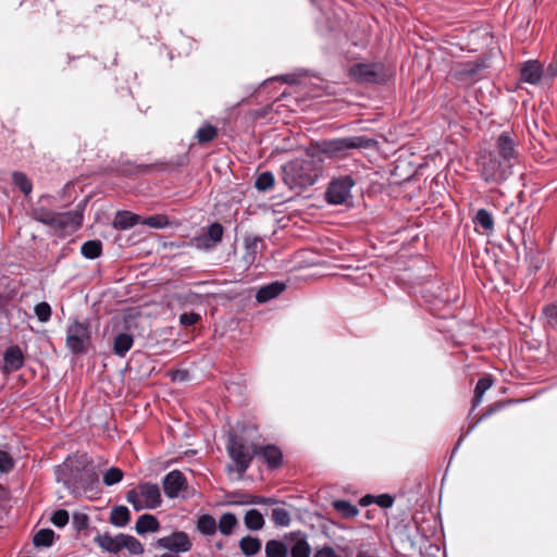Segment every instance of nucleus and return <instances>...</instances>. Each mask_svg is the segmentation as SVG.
<instances>
[{
    "label": "nucleus",
    "instance_id": "35",
    "mask_svg": "<svg viewBox=\"0 0 557 557\" xmlns=\"http://www.w3.org/2000/svg\"><path fill=\"white\" fill-rule=\"evenodd\" d=\"M55 213L57 212L46 209L45 207H37L33 209L32 216L34 220L52 228Z\"/></svg>",
    "mask_w": 557,
    "mask_h": 557
},
{
    "label": "nucleus",
    "instance_id": "56",
    "mask_svg": "<svg viewBox=\"0 0 557 557\" xmlns=\"http://www.w3.org/2000/svg\"><path fill=\"white\" fill-rule=\"evenodd\" d=\"M356 557H376V556L371 555V554H369V553H367V552H359V553L356 555Z\"/></svg>",
    "mask_w": 557,
    "mask_h": 557
},
{
    "label": "nucleus",
    "instance_id": "22",
    "mask_svg": "<svg viewBox=\"0 0 557 557\" xmlns=\"http://www.w3.org/2000/svg\"><path fill=\"white\" fill-rule=\"evenodd\" d=\"M134 344L133 335L128 333H119L113 339V354L119 357H125Z\"/></svg>",
    "mask_w": 557,
    "mask_h": 557
},
{
    "label": "nucleus",
    "instance_id": "24",
    "mask_svg": "<svg viewBox=\"0 0 557 557\" xmlns=\"http://www.w3.org/2000/svg\"><path fill=\"white\" fill-rule=\"evenodd\" d=\"M262 547L261 540L255 536L246 535L239 541V549L246 557L257 555Z\"/></svg>",
    "mask_w": 557,
    "mask_h": 557
},
{
    "label": "nucleus",
    "instance_id": "21",
    "mask_svg": "<svg viewBox=\"0 0 557 557\" xmlns=\"http://www.w3.org/2000/svg\"><path fill=\"white\" fill-rule=\"evenodd\" d=\"M160 529L159 520L150 513H144L138 517L135 530L138 534H145L148 532H157Z\"/></svg>",
    "mask_w": 557,
    "mask_h": 557
},
{
    "label": "nucleus",
    "instance_id": "1",
    "mask_svg": "<svg viewBox=\"0 0 557 557\" xmlns=\"http://www.w3.org/2000/svg\"><path fill=\"white\" fill-rule=\"evenodd\" d=\"M324 159L307 156L296 158L281 168L282 181L290 189H302L312 186L322 171Z\"/></svg>",
    "mask_w": 557,
    "mask_h": 557
},
{
    "label": "nucleus",
    "instance_id": "18",
    "mask_svg": "<svg viewBox=\"0 0 557 557\" xmlns=\"http://www.w3.org/2000/svg\"><path fill=\"white\" fill-rule=\"evenodd\" d=\"M286 540H293L294 543L289 548L290 557H310L311 547L305 536L299 533H290L286 535Z\"/></svg>",
    "mask_w": 557,
    "mask_h": 557
},
{
    "label": "nucleus",
    "instance_id": "48",
    "mask_svg": "<svg viewBox=\"0 0 557 557\" xmlns=\"http://www.w3.org/2000/svg\"><path fill=\"white\" fill-rule=\"evenodd\" d=\"M14 467V460L8 451L0 450V471L8 473Z\"/></svg>",
    "mask_w": 557,
    "mask_h": 557
},
{
    "label": "nucleus",
    "instance_id": "29",
    "mask_svg": "<svg viewBox=\"0 0 557 557\" xmlns=\"http://www.w3.org/2000/svg\"><path fill=\"white\" fill-rule=\"evenodd\" d=\"M333 508L344 519L355 518L359 513L357 506L352 505L348 500L337 499L333 502Z\"/></svg>",
    "mask_w": 557,
    "mask_h": 557
},
{
    "label": "nucleus",
    "instance_id": "28",
    "mask_svg": "<svg viewBox=\"0 0 557 557\" xmlns=\"http://www.w3.org/2000/svg\"><path fill=\"white\" fill-rule=\"evenodd\" d=\"M493 382L492 375H485L479 379L474 388V396L472 398L473 409L481 404L484 393L493 385Z\"/></svg>",
    "mask_w": 557,
    "mask_h": 557
},
{
    "label": "nucleus",
    "instance_id": "36",
    "mask_svg": "<svg viewBox=\"0 0 557 557\" xmlns=\"http://www.w3.org/2000/svg\"><path fill=\"white\" fill-rule=\"evenodd\" d=\"M474 224L481 226L485 232L493 231L494 220L492 214L486 209H479L474 219Z\"/></svg>",
    "mask_w": 557,
    "mask_h": 557
},
{
    "label": "nucleus",
    "instance_id": "10",
    "mask_svg": "<svg viewBox=\"0 0 557 557\" xmlns=\"http://www.w3.org/2000/svg\"><path fill=\"white\" fill-rule=\"evenodd\" d=\"M488 152L513 166L519 159L518 141L509 132H503L495 138L493 149Z\"/></svg>",
    "mask_w": 557,
    "mask_h": 557
},
{
    "label": "nucleus",
    "instance_id": "33",
    "mask_svg": "<svg viewBox=\"0 0 557 557\" xmlns=\"http://www.w3.org/2000/svg\"><path fill=\"white\" fill-rule=\"evenodd\" d=\"M54 531L51 529H40L33 537V544L36 547H50L54 542Z\"/></svg>",
    "mask_w": 557,
    "mask_h": 557
},
{
    "label": "nucleus",
    "instance_id": "31",
    "mask_svg": "<svg viewBox=\"0 0 557 557\" xmlns=\"http://www.w3.org/2000/svg\"><path fill=\"white\" fill-rule=\"evenodd\" d=\"M218 128L207 123L197 131L195 138L199 145H205L213 141L218 137Z\"/></svg>",
    "mask_w": 557,
    "mask_h": 557
},
{
    "label": "nucleus",
    "instance_id": "14",
    "mask_svg": "<svg viewBox=\"0 0 557 557\" xmlns=\"http://www.w3.org/2000/svg\"><path fill=\"white\" fill-rule=\"evenodd\" d=\"M163 491L166 497L176 498L181 492L188 487L184 473L180 470H172L162 480Z\"/></svg>",
    "mask_w": 557,
    "mask_h": 557
},
{
    "label": "nucleus",
    "instance_id": "2",
    "mask_svg": "<svg viewBox=\"0 0 557 557\" xmlns=\"http://www.w3.org/2000/svg\"><path fill=\"white\" fill-rule=\"evenodd\" d=\"M376 140L367 136H350L334 139H326L315 144H310L306 148V154L323 159L322 156L329 158H345L347 151L351 149H372L376 146Z\"/></svg>",
    "mask_w": 557,
    "mask_h": 557
},
{
    "label": "nucleus",
    "instance_id": "37",
    "mask_svg": "<svg viewBox=\"0 0 557 557\" xmlns=\"http://www.w3.org/2000/svg\"><path fill=\"white\" fill-rule=\"evenodd\" d=\"M224 233V227L221 223L214 222L209 225L208 232H207V240H210L211 244L206 243L207 247H213L216 244H219L222 240Z\"/></svg>",
    "mask_w": 557,
    "mask_h": 557
},
{
    "label": "nucleus",
    "instance_id": "43",
    "mask_svg": "<svg viewBox=\"0 0 557 557\" xmlns=\"http://www.w3.org/2000/svg\"><path fill=\"white\" fill-rule=\"evenodd\" d=\"M34 311L37 319L44 323L50 320L52 313L51 306L46 301L37 304Z\"/></svg>",
    "mask_w": 557,
    "mask_h": 557
},
{
    "label": "nucleus",
    "instance_id": "5",
    "mask_svg": "<svg viewBox=\"0 0 557 557\" xmlns=\"http://www.w3.org/2000/svg\"><path fill=\"white\" fill-rule=\"evenodd\" d=\"M95 543L104 552L119 554L126 549L129 555L137 556L144 553V545L133 535L117 534L111 536L109 533L98 534Z\"/></svg>",
    "mask_w": 557,
    "mask_h": 557
},
{
    "label": "nucleus",
    "instance_id": "53",
    "mask_svg": "<svg viewBox=\"0 0 557 557\" xmlns=\"http://www.w3.org/2000/svg\"><path fill=\"white\" fill-rule=\"evenodd\" d=\"M313 557H341L336 554V552L331 546H323L320 549H317Z\"/></svg>",
    "mask_w": 557,
    "mask_h": 557
},
{
    "label": "nucleus",
    "instance_id": "51",
    "mask_svg": "<svg viewBox=\"0 0 557 557\" xmlns=\"http://www.w3.org/2000/svg\"><path fill=\"white\" fill-rule=\"evenodd\" d=\"M479 70H480L479 64L468 62V63L462 64V69L459 74L461 76L471 77V76L475 75Z\"/></svg>",
    "mask_w": 557,
    "mask_h": 557
},
{
    "label": "nucleus",
    "instance_id": "39",
    "mask_svg": "<svg viewBox=\"0 0 557 557\" xmlns=\"http://www.w3.org/2000/svg\"><path fill=\"white\" fill-rule=\"evenodd\" d=\"M271 519L277 527H287L290 523L289 511L282 507L272 509Z\"/></svg>",
    "mask_w": 557,
    "mask_h": 557
},
{
    "label": "nucleus",
    "instance_id": "4",
    "mask_svg": "<svg viewBox=\"0 0 557 557\" xmlns=\"http://www.w3.org/2000/svg\"><path fill=\"white\" fill-rule=\"evenodd\" d=\"M125 498L136 511L156 509L161 506L160 487L156 483L145 482L126 492Z\"/></svg>",
    "mask_w": 557,
    "mask_h": 557
},
{
    "label": "nucleus",
    "instance_id": "58",
    "mask_svg": "<svg viewBox=\"0 0 557 557\" xmlns=\"http://www.w3.org/2000/svg\"><path fill=\"white\" fill-rule=\"evenodd\" d=\"M216 547L221 549L223 547V545L221 543H218Z\"/></svg>",
    "mask_w": 557,
    "mask_h": 557
},
{
    "label": "nucleus",
    "instance_id": "44",
    "mask_svg": "<svg viewBox=\"0 0 557 557\" xmlns=\"http://www.w3.org/2000/svg\"><path fill=\"white\" fill-rule=\"evenodd\" d=\"M50 520L57 528H63L69 523L70 515L65 509H58L53 512Z\"/></svg>",
    "mask_w": 557,
    "mask_h": 557
},
{
    "label": "nucleus",
    "instance_id": "32",
    "mask_svg": "<svg viewBox=\"0 0 557 557\" xmlns=\"http://www.w3.org/2000/svg\"><path fill=\"white\" fill-rule=\"evenodd\" d=\"M218 529L216 521L211 515H201L197 520V530L203 535H213Z\"/></svg>",
    "mask_w": 557,
    "mask_h": 557
},
{
    "label": "nucleus",
    "instance_id": "13",
    "mask_svg": "<svg viewBox=\"0 0 557 557\" xmlns=\"http://www.w3.org/2000/svg\"><path fill=\"white\" fill-rule=\"evenodd\" d=\"M157 547L168 549L173 553H187L191 549L193 543L188 534L184 531H175L168 536L157 540Z\"/></svg>",
    "mask_w": 557,
    "mask_h": 557
},
{
    "label": "nucleus",
    "instance_id": "34",
    "mask_svg": "<svg viewBox=\"0 0 557 557\" xmlns=\"http://www.w3.org/2000/svg\"><path fill=\"white\" fill-rule=\"evenodd\" d=\"M82 255L87 259H96L102 253V243L100 240H87L81 247Z\"/></svg>",
    "mask_w": 557,
    "mask_h": 557
},
{
    "label": "nucleus",
    "instance_id": "25",
    "mask_svg": "<svg viewBox=\"0 0 557 557\" xmlns=\"http://www.w3.org/2000/svg\"><path fill=\"white\" fill-rule=\"evenodd\" d=\"M131 520V512L126 506H115L110 513V523L122 528L125 527Z\"/></svg>",
    "mask_w": 557,
    "mask_h": 557
},
{
    "label": "nucleus",
    "instance_id": "16",
    "mask_svg": "<svg viewBox=\"0 0 557 557\" xmlns=\"http://www.w3.org/2000/svg\"><path fill=\"white\" fill-rule=\"evenodd\" d=\"M24 361V354L20 346L12 345L3 352L2 372L9 374L18 371L23 368Z\"/></svg>",
    "mask_w": 557,
    "mask_h": 557
},
{
    "label": "nucleus",
    "instance_id": "42",
    "mask_svg": "<svg viewBox=\"0 0 557 557\" xmlns=\"http://www.w3.org/2000/svg\"><path fill=\"white\" fill-rule=\"evenodd\" d=\"M141 223L153 228H163L169 225V219L163 214H156L145 218Z\"/></svg>",
    "mask_w": 557,
    "mask_h": 557
},
{
    "label": "nucleus",
    "instance_id": "54",
    "mask_svg": "<svg viewBox=\"0 0 557 557\" xmlns=\"http://www.w3.org/2000/svg\"><path fill=\"white\" fill-rule=\"evenodd\" d=\"M374 499H375V496L369 494V495L361 497L359 500V504L364 507V506H368V505L374 503Z\"/></svg>",
    "mask_w": 557,
    "mask_h": 557
},
{
    "label": "nucleus",
    "instance_id": "55",
    "mask_svg": "<svg viewBox=\"0 0 557 557\" xmlns=\"http://www.w3.org/2000/svg\"><path fill=\"white\" fill-rule=\"evenodd\" d=\"M7 496H8V493H7V490L0 485V503L4 499H7Z\"/></svg>",
    "mask_w": 557,
    "mask_h": 557
},
{
    "label": "nucleus",
    "instance_id": "19",
    "mask_svg": "<svg viewBox=\"0 0 557 557\" xmlns=\"http://www.w3.org/2000/svg\"><path fill=\"white\" fill-rule=\"evenodd\" d=\"M285 287V284L278 281L261 286L256 294V300L260 304L267 302L277 297Z\"/></svg>",
    "mask_w": 557,
    "mask_h": 557
},
{
    "label": "nucleus",
    "instance_id": "38",
    "mask_svg": "<svg viewBox=\"0 0 557 557\" xmlns=\"http://www.w3.org/2000/svg\"><path fill=\"white\" fill-rule=\"evenodd\" d=\"M275 183L274 175L271 172L260 173L255 182V187L260 191L270 190Z\"/></svg>",
    "mask_w": 557,
    "mask_h": 557
},
{
    "label": "nucleus",
    "instance_id": "11",
    "mask_svg": "<svg viewBox=\"0 0 557 557\" xmlns=\"http://www.w3.org/2000/svg\"><path fill=\"white\" fill-rule=\"evenodd\" d=\"M86 203L87 199L79 202L73 211L57 212L52 228L67 234L76 232L83 224Z\"/></svg>",
    "mask_w": 557,
    "mask_h": 557
},
{
    "label": "nucleus",
    "instance_id": "50",
    "mask_svg": "<svg viewBox=\"0 0 557 557\" xmlns=\"http://www.w3.org/2000/svg\"><path fill=\"white\" fill-rule=\"evenodd\" d=\"M505 406V403L504 401H496L492 405H490L485 411L480 416L479 420L471 426L474 428L475 424L484 419H486L487 417L492 416L493 413L497 412L498 410H500L503 407Z\"/></svg>",
    "mask_w": 557,
    "mask_h": 557
},
{
    "label": "nucleus",
    "instance_id": "49",
    "mask_svg": "<svg viewBox=\"0 0 557 557\" xmlns=\"http://www.w3.org/2000/svg\"><path fill=\"white\" fill-rule=\"evenodd\" d=\"M543 313L548 322L557 327V304H549L543 308Z\"/></svg>",
    "mask_w": 557,
    "mask_h": 557
},
{
    "label": "nucleus",
    "instance_id": "47",
    "mask_svg": "<svg viewBox=\"0 0 557 557\" xmlns=\"http://www.w3.org/2000/svg\"><path fill=\"white\" fill-rule=\"evenodd\" d=\"M201 320V315L197 312H185L180 315L181 325L187 327L197 324Z\"/></svg>",
    "mask_w": 557,
    "mask_h": 557
},
{
    "label": "nucleus",
    "instance_id": "12",
    "mask_svg": "<svg viewBox=\"0 0 557 557\" xmlns=\"http://www.w3.org/2000/svg\"><path fill=\"white\" fill-rule=\"evenodd\" d=\"M355 181L350 175L341 176L333 180L325 193V197L331 205H343L350 197V190Z\"/></svg>",
    "mask_w": 557,
    "mask_h": 557
},
{
    "label": "nucleus",
    "instance_id": "8",
    "mask_svg": "<svg viewBox=\"0 0 557 557\" xmlns=\"http://www.w3.org/2000/svg\"><path fill=\"white\" fill-rule=\"evenodd\" d=\"M348 75L358 84H383L387 79L382 62L355 63L349 67Z\"/></svg>",
    "mask_w": 557,
    "mask_h": 557
},
{
    "label": "nucleus",
    "instance_id": "45",
    "mask_svg": "<svg viewBox=\"0 0 557 557\" xmlns=\"http://www.w3.org/2000/svg\"><path fill=\"white\" fill-rule=\"evenodd\" d=\"M72 524H73V528L78 532L86 530L89 524V517L83 512H75L73 515Z\"/></svg>",
    "mask_w": 557,
    "mask_h": 557
},
{
    "label": "nucleus",
    "instance_id": "46",
    "mask_svg": "<svg viewBox=\"0 0 557 557\" xmlns=\"http://www.w3.org/2000/svg\"><path fill=\"white\" fill-rule=\"evenodd\" d=\"M245 499L242 502L244 504H255V505H274L277 503L275 498L263 497V496H253V495H245Z\"/></svg>",
    "mask_w": 557,
    "mask_h": 557
},
{
    "label": "nucleus",
    "instance_id": "6",
    "mask_svg": "<svg viewBox=\"0 0 557 557\" xmlns=\"http://www.w3.org/2000/svg\"><path fill=\"white\" fill-rule=\"evenodd\" d=\"M512 165L490 152L483 154L479 162V172L487 184L500 185L512 174Z\"/></svg>",
    "mask_w": 557,
    "mask_h": 557
},
{
    "label": "nucleus",
    "instance_id": "30",
    "mask_svg": "<svg viewBox=\"0 0 557 557\" xmlns=\"http://www.w3.org/2000/svg\"><path fill=\"white\" fill-rule=\"evenodd\" d=\"M219 531L223 535H231L238 525V520L236 516L232 512H225L220 517L219 522L216 523Z\"/></svg>",
    "mask_w": 557,
    "mask_h": 557
},
{
    "label": "nucleus",
    "instance_id": "3",
    "mask_svg": "<svg viewBox=\"0 0 557 557\" xmlns=\"http://www.w3.org/2000/svg\"><path fill=\"white\" fill-rule=\"evenodd\" d=\"M226 451L233 463L227 466L228 472H237L239 479L250 467L253 456V445L248 446L245 438L232 433L227 437Z\"/></svg>",
    "mask_w": 557,
    "mask_h": 557
},
{
    "label": "nucleus",
    "instance_id": "17",
    "mask_svg": "<svg viewBox=\"0 0 557 557\" xmlns=\"http://www.w3.org/2000/svg\"><path fill=\"white\" fill-rule=\"evenodd\" d=\"M543 76V66L536 60H529L522 63L520 67V81L536 85Z\"/></svg>",
    "mask_w": 557,
    "mask_h": 557
},
{
    "label": "nucleus",
    "instance_id": "57",
    "mask_svg": "<svg viewBox=\"0 0 557 557\" xmlns=\"http://www.w3.org/2000/svg\"><path fill=\"white\" fill-rule=\"evenodd\" d=\"M160 557H178V556L172 555V554H163Z\"/></svg>",
    "mask_w": 557,
    "mask_h": 557
},
{
    "label": "nucleus",
    "instance_id": "20",
    "mask_svg": "<svg viewBox=\"0 0 557 557\" xmlns=\"http://www.w3.org/2000/svg\"><path fill=\"white\" fill-rule=\"evenodd\" d=\"M140 222V215L131 211H119L113 219V227L116 230H127Z\"/></svg>",
    "mask_w": 557,
    "mask_h": 557
},
{
    "label": "nucleus",
    "instance_id": "40",
    "mask_svg": "<svg viewBox=\"0 0 557 557\" xmlns=\"http://www.w3.org/2000/svg\"><path fill=\"white\" fill-rule=\"evenodd\" d=\"M12 178L14 185L17 186L21 189V191H23L26 196L32 193L33 184L24 173L14 172Z\"/></svg>",
    "mask_w": 557,
    "mask_h": 557
},
{
    "label": "nucleus",
    "instance_id": "52",
    "mask_svg": "<svg viewBox=\"0 0 557 557\" xmlns=\"http://www.w3.org/2000/svg\"><path fill=\"white\" fill-rule=\"evenodd\" d=\"M374 503L377 504L381 508H389L394 504V498L388 494H381L375 496Z\"/></svg>",
    "mask_w": 557,
    "mask_h": 557
},
{
    "label": "nucleus",
    "instance_id": "7",
    "mask_svg": "<svg viewBox=\"0 0 557 557\" xmlns=\"http://www.w3.org/2000/svg\"><path fill=\"white\" fill-rule=\"evenodd\" d=\"M65 344L74 355L86 354L91 345V329L89 321L72 319L66 330Z\"/></svg>",
    "mask_w": 557,
    "mask_h": 557
},
{
    "label": "nucleus",
    "instance_id": "27",
    "mask_svg": "<svg viewBox=\"0 0 557 557\" xmlns=\"http://www.w3.org/2000/svg\"><path fill=\"white\" fill-rule=\"evenodd\" d=\"M244 523L250 531H259L264 527V518L257 509H249L244 516Z\"/></svg>",
    "mask_w": 557,
    "mask_h": 557
},
{
    "label": "nucleus",
    "instance_id": "26",
    "mask_svg": "<svg viewBox=\"0 0 557 557\" xmlns=\"http://www.w3.org/2000/svg\"><path fill=\"white\" fill-rule=\"evenodd\" d=\"M267 557H288L289 547L282 541L270 540L264 547Z\"/></svg>",
    "mask_w": 557,
    "mask_h": 557
},
{
    "label": "nucleus",
    "instance_id": "15",
    "mask_svg": "<svg viewBox=\"0 0 557 557\" xmlns=\"http://www.w3.org/2000/svg\"><path fill=\"white\" fill-rule=\"evenodd\" d=\"M253 453L256 456H261L271 470L278 469L283 465V453L275 445H253Z\"/></svg>",
    "mask_w": 557,
    "mask_h": 557
},
{
    "label": "nucleus",
    "instance_id": "41",
    "mask_svg": "<svg viewBox=\"0 0 557 557\" xmlns=\"http://www.w3.org/2000/svg\"><path fill=\"white\" fill-rule=\"evenodd\" d=\"M124 478V472L116 467H112L103 474V483L107 486H112L121 482Z\"/></svg>",
    "mask_w": 557,
    "mask_h": 557
},
{
    "label": "nucleus",
    "instance_id": "9",
    "mask_svg": "<svg viewBox=\"0 0 557 557\" xmlns=\"http://www.w3.org/2000/svg\"><path fill=\"white\" fill-rule=\"evenodd\" d=\"M64 469L69 471L70 478L64 480L65 485H78L79 487H89L98 482V474L94 469H87L81 460H69L64 463Z\"/></svg>",
    "mask_w": 557,
    "mask_h": 557
},
{
    "label": "nucleus",
    "instance_id": "23",
    "mask_svg": "<svg viewBox=\"0 0 557 557\" xmlns=\"http://www.w3.org/2000/svg\"><path fill=\"white\" fill-rule=\"evenodd\" d=\"M261 242L260 237L252 235H248L244 238L245 253L243 259L247 264H252L256 261L258 246Z\"/></svg>",
    "mask_w": 557,
    "mask_h": 557
}]
</instances>
